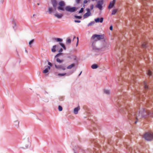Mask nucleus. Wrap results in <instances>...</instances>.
Returning <instances> with one entry per match:
<instances>
[{"mask_svg":"<svg viewBox=\"0 0 153 153\" xmlns=\"http://www.w3.org/2000/svg\"><path fill=\"white\" fill-rule=\"evenodd\" d=\"M115 101L117 102V106L120 107L122 105L123 107L119 109V111L120 112L125 113L127 114V116L128 119L131 120L132 123L136 124L137 122V119L134 116V114H131L129 108L126 107V104H124L123 101H124V96H120L117 98Z\"/></svg>","mask_w":153,"mask_h":153,"instance_id":"1","label":"nucleus"},{"mask_svg":"<svg viewBox=\"0 0 153 153\" xmlns=\"http://www.w3.org/2000/svg\"><path fill=\"white\" fill-rule=\"evenodd\" d=\"M59 6L57 7L59 10L63 11L66 10L67 11L73 13L75 11L77 10L76 7H71L69 6H67L65 8V4L64 2L62 1H61L59 2Z\"/></svg>","mask_w":153,"mask_h":153,"instance_id":"2","label":"nucleus"},{"mask_svg":"<svg viewBox=\"0 0 153 153\" xmlns=\"http://www.w3.org/2000/svg\"><path fill=\"white\" fill-rule=\"evenodd\" d=\"M144 137L147 141H150L153 140V133L147 132L144 135Z\"/></svg>","mask_w":153,"mask_h":153,"instance_id":"3","label":"nucleus"},{"mask_svg":"<svg viewBox=\"0 0 153 153\" xmlns=\"http://www.w3.org/2000/svg\"><path fill=\"white\" fill-rule=\"evenodd\" d=\"M103 4V1L99 0L97 2L96 7L97 8H98L100 10H102V5Z\"/></svg>","mask_w":153,"mask_h":153,"instance_id":"4","label":"nucleus"},{"mask_svg":"<svg viewBox=\"0 0 153 153\" xmlns=\"http://www.w3.org/2000/svg\"><path fill=\"white\" fill-rule=\"evenodd\" d=\"M55 68L58 70L62 69L63 70H65L66 69L65 66L64 65H56L55 64Z\"/></svg>","mask_w":153,"mask_h":153,"instance_id":"5","label":"nucleus"},{"mask_svg":"<svg viewBox=\"0 0 153 153\" xmlns=\"http://www.w3.org/2000/svg\"><path fill=\"white\" fill-rule=\"evenodd\" d=\"M86 10L87 11V12L83 15V17L84 18H87L91 14L90 9L89 8H87Z\"/></svg>","mask_w":153,"mask_h":153,"instance_id":"6","label":"nucleus"},{"mask_svg":"<svg viewBox=\"0 0 153 153\" xmlns=\"http://www.w3.org/2000/svg\"><path fill=\"white\" fill-rule=\"evenodd\" d=\"M74 153H84V151L80 148H74L73 149Z\"/></svg>","mask_w":153,"mask_h":153,"instance_id":"7","label":"nucleus"},{"mask_svg":"<svg viewBox=\"0 0 153 153\" xmlns=\"http://www.w3.org/2000/svg\"><path fill=\"white\" fill-rule=\"evenodd\" d=\"M52 6L54 8V10L55 11L56 9V6L57 3L56 0H51Z\"/></svg>","mask_w":153,"mask_h":153,"instance_id":"8","label":"nucleus"},{"mask_svg":"<svg viewBox=\"0 0 153 153\" xmlns=\"http://www.w3.org/2000/svg\"><path fill=\"white\" fill-rule=\"evenodd\" d=\"M116 1V0H113L111 1L109 3L108 8L109 9H111L113 7H114Z\"/></svg>","mask_w":153,"mask_h":153,"instance_id":"9","label":"nucleus"},{"mask_svg":"<svg viewBox=\"0 0 153 153\" xmlns=\"http://www.w3.org/2000/svg\"><path fill=\"white\" fill-rule=\"evenodd\" d=\"M96 36L97 39L98 40H100L101 39H104V35H98L95 34V36Z\"/></svg>","mask_w":153,"mask_h":153,"instance_id":"10","label":"nucleus"},{"mask_svg":"<svg viewBox=\"0 0 153 153\" xmlns=\"http://www.w3.org/2000/svg\"><path fill=\"white\" fill-rule=\"evenodd\" d=\"M95 124H93L91 126L88 128V129L92 132H93V131H95L97 129L95 127Z\"/></svg>","mask_w":153,"mask_h":153,"instance_id":"11","label":"nucleus"},{"mask_svg":"<svg viewBox=\"0 0 153 153\" xmlns=\"http://www.w3.org/2000/svg\"><path fill=\"white\" fill-rule=\"evenodd\" d=\"M103 18L102 17H101L100 18L99 17L97 18L96 19H94V21L95 22L97 23L98 22H100L102 23L103 22Z\"/></svg>","mask_w":153,"mask_h":153,"instance_id":"12","label":"nucleus"},{"mask_svg":"<svg viewBox=\"0 0 153 153\" xmlns=\"http://www.w3.org/2000/svg\"><path fill=\"white\" fill-rule=\"evenodd\" d=\"M95 34L93 35L91 37V40L92 43L94 42V43H95L96 41L98 40V39H97L96 37V36H95Z\"/></svg>","mask_w":153,"mask_h":153,"instance_id":"13","label":"nucleus"},{"mask_svg":"<svg viewBox=\"0 0 153 153\" xmlns=\"http://www.w3.org/2000/svg\"><path fill=\"white\" fill-rule=\"evenodd\" d=\"M80 109L79 106H78L75 108L74 109V113L75 114H77L78 113V111Z\"/></svg>","mask_w":153,"mask_h":153,"instance_id":"14","label":"nucleus"},{"mask_svg":"<svg viewBox=\"0 0 153 153\" xmlns=\"http://www.w3.org/2000/svg\"><path fill=\"white\" fill-rule=\"evenodd\" d=\"M108 143L110 145H111L113 142V141L112 140V138L109 137L107 140Z\"/></svg>","mask_w":153,"mask_h":153,"instance_id":"15","label":"nucleus"},{"mask_svg":"<svg viewBox=\"0 0 153 153\" xmlns=\"http://www.w3.org/2000/svg\"><path fill=\"white\" fill-rule=\"evenodd\" d=\"M71 40L69 37H68L66 40V45H69L71 43Z\"/></svg>","mask_w":153,"mask_h":153,"instance_id":"16","label":"nucleus"},{"mask_svg":"<svg viewBox=\"0 0 153 153\" xmlns=\"http://www.w3.org/2000/svg\"><path fill=\"white\" fill-rule=\"evenodd\" d=\"M12 23L13 24V28L14 30H15L16 29V22L14 20H13L12 21Z\"/></svg>","mask_w":153,"mask_h":153,"instance_id":"17","label":"nucleus"},{"mask_svg":"<svg viewBox=\"0 0 153 153\" xmlns=\"http://www.w3.org/2000/svg\"><path fill=\"white\" fill-rule=\"evenodd\" d=\"M54 39L57 42H59V43H62L63 41L62 39L60 38H54Z\"/></svg>","mask_w":153,"mask_h":153,"instance_id":"18","label":"nucleus"},{"mask_svg":"<svg viewBox=\"0 0 153 153\" xmlns=\"http://www.w3.org/2000/svg\"><path fill=\"white\" fill-rule=\"evenodd\" d=\"M54 16L57 17L58 19H60L63 16V15L62 14H54Z\"/></svg>","mask_w":153,"mask_h":153,"instance_id":"19","label":"nucleus"},{"mask_svg":"<svg viewBox=\"0 0 153 153\" xmlns=\"http://www.w3.org/2000/svg\"><path fill=\"white\" fill-rule=\"evenodd\" d=\"M75 66V64L74 63H72L71 65H70L67 67V68L68 69H71L72 68L74 67Z\"/></svg>","mask_w":153,"mask_h":153,"instance_id":"20","label":"nucleus"},{"mask_svg":"<svg viewBox=\"0 0 153 153\" xmlns=\"http://www.w3.org/2000/svg\"><path fill=\"white\" fill-rule=\"evenodd\" d=\"M143 112H145L146 113V114H142L141 117H142L146 118L148 114V112H147L146 111H145V110L144 109L143 110Z\"/></svg>","mask_w":153,"mask_h":153,"instance_id":"21","label":"nucleus"},{"mask_svg":"<svg viewBox=\"0 0 153 153\" xmlns=\"http://www.w3.org/2000/svg\"><path fill=\"white\" fill-rule=\"evenodd\" d=\"M95 43H94V42H93L92 43V46L93 48V49L94 50H98L99 49L96 48L95 45Z\"/></svg>","mask_w":153,"mask_h":153,"instance_id":"22","label":"nucleus"},{"mask_svg":"<svg viewBox=\"0 0 153 153\" xmlns=\"http://www.w3.org/2000/svg\"><path fill=\"white\" fill-rule=\"evenodd\" d=\"M98 65L96 64H94L91 66V68L93 69H96L98 68Z\"/></svg>","mask_w":153,"mask_h":153,"instance_id":"23","label":"nucleus"},{"mask_svg":"<svg viewBox=\"0 0 153 153\" xmlns=\"http://www.w3.org/2000/svg\"><path fill=\"white\" fill-rule=\"evenodd\" d=\"M57 45H54L53 46L52 48L51 49V51L53 52H55L56 51V47L57 46Z\"/></svg>","mask_w":153,"mask_h":153,"instance_id":"24","label":"nucleus"},{"mask_svg":"<svg viewBox=\"0 0 153 153\" xmlns=\"http://www.w3.org/2000/svg\"><path fill=\"white\" fill-rule=\"evenodd\" d=\"M104 93L107 95H109L110 94V90L107 89H104Z\"/></svg>","mask_w":153,"mask_h":153,"instance_id":"25","label":"nucleus"},{"mask_svg":"<svg viewBox=\"0 0 153 153\" xmlns=\"http://www.w3.org/2000/svg\"><path fill=\"white\" fill-rule=\"evenodd\" d=\"M59 44L64 50H65L66 49V47L64 44L62 43H59Z\"/></svg>","mask_w":153,"mask_h":153,"instance_id":"26","label":"nucleus"},{"mask_svg":"<svg viewBox=\"0 0 153 153\" xmlns=\"http://www.w3.org/2000/svg\"><path fill=\"white\" fill-rule=\"evenodd\" d=\"M117 9H114L112 11L111 15H115L116 14V13H117Z\"/></svg>","mask_w":153,"mask_h":153,"instance_id":"27","label":"nucleus"},{"mask_svg":"<svg viewBox=\"0 0 153 153\" xmlns=\"http://www.w3.org/2000/svg\"><path fill=\"white\" fill-rule=\"evenodd\" d=\"M56 61L59 63H61L63 62V60L60 59L59 58H57L56 59Z\"/></svg>","mask_w":153,"mask_h":153,"instance_id":"28","label":"nucleus"},{"mask_svg":"<svg viewBox=\"0 0 153 153\" xmlns=\"http://www.w3.org/2000/svg\"><path fill=\"white\" fill-rule=\"evenodd\" d=\"M53 9L52 7H49L48 8V12L49 14H51L52 12H53Z\"/></svg>","mask_w":153,"mask_h":153,"instance_id":"29","label":"nucleus"},{"mask_svg":"<svg viewBox=\"0 0 153 153\" xmlns=\"http://www.w3.org/2000/svg\"><path fill=\"white\" fill-rule=\"evenodd\" d=\"M67 74V73H59L58 74V76H64L66 75Z\"/></svg>","mask_w":153,"mask_h":153,"instance_id":"30","label":"nucleus"},{"mask_svg":"<svg viewBox=\"0 0 153 153\" xmlns=\"http://www.w3.org/2000/svg\"><path fill=\"white\" fill-rule=\"evenodd\" d=\"M142 47L143 48H146L147 47L146 44L145 43H144L142 45Z\"/></svg>","mask_w":153,"mask_h":153,"instance_id":"31","label":"nucleus"},{"mask_svg":"<svg viewBox=\"0 0 153 153\" xmlns=\"http://www.w3.org/2000/svg\"><path fill=\"white\" fill-rule=\"evenodd\" d=\"M147 74L148 76H151L152 74V73L150 70H149L147 71Z\"/></svg>","mask_w":153,"mask_h":153,"instance_id":"32","label":"nucleus"},{"mask_svg":"<svg viewBox=\"0 0 153 153\" xmlns=\"http://www.w3.org/2000/svg\"><path fill=\"white\" fill-rule=\"evenodd\" d=\"M95 23V22L94 21H92L89 23L87 25L88 27H89L90 26H91L92 25H94Z\"/></svg>","mask_w":153,"mask_h":153,"instance_id":"33","label":"nucleus"},{"mask_svg":"<svg viewBox=\"0 0 153 153\" xmlns=\"http://www.w3.org/2000/svg\"><path fill=\"white\" fill-rule=\"evenodd\" d=\"M74 17L75 18L78 19H81L82 18V17L81 16H78L76 15H74Z\"/></svg>","mask_w":153,"mask_h":153,"instance_id":"34","label":"nucleus"},{"mask_svg":"<svg viewBox=\"0 0 153 153\" xmlns=\"http://www.w3.org/2000/svg\"><path fill=\"white\" fill-rule=\"evenodd\" d=\"M34 42V40L33 39L30 41L29 42V45L30 47H31V45Z\"/></svg>","mask_w":153,"mask_h":153,"instance_id":"35","label":"nucleus"},{"mask_svg":"<svg viewBox=\"0 0 153 153\" xmlns=\"http://www.w3.org/2000/svg\"><path fill=\"white\" fill-rule=\"evenodd\" d=\"M74 73V71H70L66 75L67 76H69L71 74H72Z\"/></svg>","mask_w":153,"mask_h":153,"instance_id":"36","label":"nucleus"},{"mask_svg":"<svg viewBox=\"0 0 153 153\" xmlns=\"http://www.w3.org/2000/svg\"><path fill=\"white\" fill-rule=\"evenodd\" d=\"M49 72V70L46 68L45 70H44L43 71V73L46 74L48 73Z\"/></svg>","mask_w":153,"mask_h":153,"instance_id":"37","label":"nucleus"},{"mask_svg":"<svg viewBox=\"0 0 153 153\" xmlns=\"http://www.w3.org/2000/svg\"><path fill=\"white\" fill-rule=\"evenodd\" d=\"M63 54L62 53H59L57 54L55 56L54 58H56L57 57L59 56H60L62 55Z\"/></svg>","mask_w":153,"mask_h":153,"instance_id":"38","label":"nucleus"},{"mask_svg":"<svg viewBox=\"0 0 153 153\" xmlns=\"http://www.w3.org/2000/svg\"><path fill=\"white\" fill-rule=\"evenodd\" d=\"M58 109L59 111H62V107L60 105H59L58 106Z\"/></svg>","mask_w":153,"mask_h":153,"instance_id":"39","label":"nucleus"},{"mask_svg":"<svg viewBox=\"0 0 153 153\" xmlns=\"http://www.w3.org/2000/svg\"><path fill=\"white\" fill-rule=\"evenodd\" d=\"M84 11V9L83 8H81L80 10L79 11V13H80L83 12Z\"/></svg>","mask_w":153,"mask_h":153,"instance_id":"40","label":"nucleus"},{"mask_svg":"<svg viewBox=\"0 0 153 153\" xmlns=\"http://www.w3.org/2000/svg\"><path fill=\"white\" fill-rule=\"evenodd\" d=\"M59 100L60 101H62L64 100V98L63 97H60L59 98Z\"/></svg>","mask_w":153,"mask_h":153,"instance_id":"41","label":"nucleus"},{"mask_svg":"<svg viewBox=\"0 0 153 153\" xmlns=\"http://www.w3.org/2000/svg\"><path fill=\"white\" fill-rule=\"evenodd\" d=\"M77 42H76V46H77L78 45V43H79V38L78 37H77Z\"/></svg>","mask_w":153,"mask_h":153,"instance_id":"42","label":"nucleus"},{"mask_svg":"<svg viewBox=\"0 0 153 153\" xmlns=\"http://www.w3.org/2000/svg\"><path fill=\"white\" fill-rule=\"evenodd\" d=\"M63 49L62 48H61L58 51L59 53H61L63 51Z\"/></svg>","mask_w":153,"mask_h":153,"instance_id":"43","label":"nucleus"},{"mask_svg":"<svg viewBox=\"0 0 153 153\" xmlns=\"http://www.w3.org/2000/svg\"><path fill=\"white\" fill-rule=\"evenodd\" d=\"M48 64L50 66L52 67V64L49 62H48Z\"/></svg>","mask_w":153,"mask_h":153,"instance_id":"44","label":"nucleus"},{"mask_svg":"<svg viewBox=\"0 0 153 153\" xmlns=\"http://www.w3.org/2000/svg\"><path fill=\"white\" fill-rule=\"evenodd\" d=\"M94 8V5L93 4H91L90 6V9L91 10H92Z\"/></svg>","mask_w":153,"mask_h":153,"instance_id":"45","label":"nucleus"},{"mask_svg":"<svg viewBox=\"0 0 153 153\" xmlns=\"http://www.w3.org/2000/svg\"><path fill=\"white\" fill-rule=\"evenodd\" d=\"M74 22L76 23H80L81 21L80 20H75Z\"/></svg>","mask_w":153,"mask_h":153,"instance_id":"46","label":"nucleus"},{"mask_svg":"<svg viewBox=\"0 0 153 153\" xmlns=\"http://www.w3.org/2000/svg\"><path fill=\"white\" fill-rule=\"evenodd\" d=\"M109 29L111 30H113V26L112 25H111L110 26V27H109Z\"/></svg>","mask_w":153,"mask_h":153,"instance_id":"47","label":"nucleus"},{"mask_svg":"<svg viewBox=\"0 0 153 153\" xmlns=\"http://www.w3.org/2000/svg\"><path fill=\"white\" fill-rule=\"evenodd\" d=\"M80 0H76V2L77 4H79L80 2Z\"/></svg>","mask_w":153,"mask_h":153,"instance_id":"48","label":"nucleus"},{"mask_svg":"<svg viewBox=\"0 0 153 153\" xmlns=\"http://www.w3.org/2000/svg\"><path fill=\"white\" fill-rule=\"evenodd\" d=\"M51 66H47V69L49 70H50L51 69Z\"/></svg>","mask_w":153,"mask_h":153,"instance_id":"49","label":"nucleus"},{"mask_svg":"<svg viewBox=\"0 0 153 153\" xmlns=\"http://www.w3.org/2000/svg\"><path fill=\"white\" fill-rule=\"evenodd\" d=\"M4 1V0H0V3L2 4Z\"/></svg>","mask_w":153,"mask_h":153,"instance_id":"50","label":"nucleus"},{"mask_svg":"<svg viewBox=\"0 0 153 153\" xmlns=\"http://www.w3.org/2000/svg\"><path fill=\"white\" fill-rule=\"evenodd\" d=\"M87 2H88V1H87V0H85L84 1V4H86V3H87Z\"/></svg>","mask_w":153,"mask_h":153,"instance_id":"51","label":"nucleus"},{"mask_svg":"<svg viewBox=\"0 0 153 153\" xmlns=\"http://www.w3.org/2000/svg\"><path fill=\"white\" fill-rule=\"evenodd\" d=\"M67 58L70 59H72V58L70 56H68Z\"/></svg>","mask_w":153,"mask_h":153,"instance_id":"52","label":"nucleus"},{"mask_svg":"<svg viewBox=\"0 0 153 153\" xmlns=\"http://www.w3.org/2000/svg\"><path fill=\"white\" fill-rule=\"evenodd\" d=\"M35 15V14H34L33 16H31V18H33V17Z\"/></svg>","mask_w":153,"mask_h":153,"instance_id":"53","label":"nucleus"},{"mask_svg":"<svg viewBox=\"0 0 153 153\" xmlns=\"http://www.w3.org/2000/svg\"><path fill=\"white\" fill-rule=\"evenodd\" d=\"M82 73V71H81L80 73H79V74L78 76H80V75L81 74V73Z\"/></svg>","mask_w":153,"mask_h":153,"instance_id":"54","label":"nucleus"},{"mask_svg":"<svg viewBox=\"0 0 153 153\" xmlns=\"http://www.w3.org/2000/svg\"><path fill=\"white\" fill-rule=\"evenodd\" d=\"M76 38V37L75 36H74L73 37V40H74Z\"/></svg>","mask_w":153,"mask_h":153,"instance_id":"55","label":"nucleus"},{"mask_svg":"<svg viewBox=\"0 0 153 153\" xmlns=\"http://www.w3.org/2000/svg\"><path fill=\"white\" fill-rule=\"evenodd\" d=\"M145 88H148V87H147V86L146 85H145Z\"/></svg>","mask_w":153,"mask_h":153,"instance_id":"56","label":"nucleus"},{"mask_svg":"<svg viewBox=\"0 0 153 153\" xmlns=\"http://www.w3.org/2000/svg\"><path fill=\"white\" fill-rule=\"evenodd\" d=\"M25 51L27 53V50H25Z\"/></svg>","mask_w":153,"mask_h":153,"instance_id":"57","label":"nucleus"},{"mask_svg":"<svg viewBox=\"0 0 153 153\" xmlns=\"http://www.w3.org/2000/svg\"><path fill=\"white\" fill-rule=\"evenodd\" d=\"M37 4L38 5H39V3H37Z\"/></svg>","mask_w":153,"mask_h":153,"instance_id":"58","label":"nucleus"},{"mask_svg":"<svg viewBox=\"0 0 153 153\" xmlns=\"http://www.w3.org/2000/svg\"><path fill=\"white\" fill-rule=\"evenodd\" d=\"M26 148H27L28 147V145H27V146H26Z\"/></svg>","mask_w":153,"mask_h":153,"instance_id":"59","label":"nucleus"},{"mask_svg":"<svg viewBox=\"0 0 153 153\" xmlns=\"http://www.w3.org/2000/svg\"><path fill=\"white\" fill-rule=\"evenodd\" d=\"M16 122H17V121H16ZM18 124H19V122H18Z\"/></svg>","mask_w":153,"mask_h":153,"instance_id":"60","label":"nucleus"},{"mask_svg":"<svg viewBox=\"0 0 153 153\" xmlns=\"http://www.w3.org/2000/svg\"><path fill=\"white\" fill-rule=\"evenodd\" d=\"M85 7V5L84 4L83 6V7Z\"/></svg>","mask_w":153,"mask_h":153,"instance_id":"61","label":"nucleus"},{"mask_svg":"<svg viewBox=\"0 0 153 153\" xmlns=\"http://www.w3.org/2000/svg\"><path fill=\"white\" fill-rule=\"evenodd\" d=\"M140 113H141V112L140 111Z\"/></svg>","mask_w":153,"mask_h":153,"instance_id":"62","label":"nucleus"},{"mask_svg":"<svg viewBox=\"0 0 153 153\" xmlns=\"http://www.w3.org/2000/svg\"><path fill=\"white\" fill-rule=\"evenodd\" d=\"M77 147H78V148H79V147L78 146H77Z\"/></svg>","mask_w":153,"mask_h":153,"instance_id":"63","label":"nucleus"},{"mask_svg":"<svg viewBox=\"0 0 153 153\" xmlns=\"http://www.w3.org/2000/svg\"><path fill=\"white\" fill-rule=\"evenodd\" d=\"M75 59H76V58H75L74 59V60H75Z\"/></svg>","mask_w":153,"mask_h":153,"instance_id":"64","label":"nucleus"}]
</instances>
